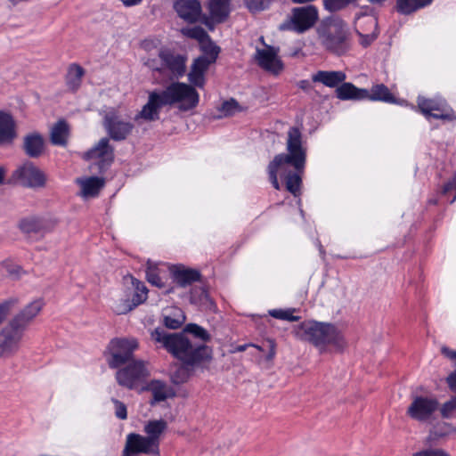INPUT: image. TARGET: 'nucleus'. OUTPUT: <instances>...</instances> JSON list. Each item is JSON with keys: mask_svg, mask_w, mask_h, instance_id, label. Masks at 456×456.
Returning a JSON list of instances; mask_svg holds the SVG:
<instances>
[{"mask_svg": "<svg viewBox=\"0 0 456 456\" xmlns=\"http://www.w3.org/2000/svg\"><path fill=\"white\" fill-rule=\"evenodd\" d=\"M456 411V395L452 397L451 400L444 403L441 407V414L444 418L448 419L452 413Z\"/></svg>", "mask_w": 456, "mask_h": 456, "instance_id": "48", "label": "nucleus"}, {"mask_svg": "<svg viewBox=\"0 0 456 456\" xmlns=\"http://www.w3.org/2000/svg\"><path fill=\"white\" fill-rule=\"evenodd\" d=\"M439 409V403L435 397L416 396L407 409V415L412 419L430 421Z\"/></svg>", "mask_w": 456, "mask_h": 456, "instance_id": "12", "label": "nucleus"}, {"mask_svg": "<svg viewBox=\"0 0 456 456\" xmlns=\"http://www.w3.org/2000/svg\"><path fill=\"white\" fill-rule=\"evenodd\" d=\"M320 44L329 52L343 55L350 49L349 30L346 23L338 17L329 18L317 28Z\"/></svg>", "mask_w": 456, "mask_h": 456, "instance_id": "4", "label": "nucleus"}, {"mask_svg": "<svg viewBox=\"0 0 456 456\" xmlns=\"http://www.w3.org/2000/svg\"><path fill=\"white\" fill-rule=\"evenodd\" d=\"M13 177L28 188H44L46 184V175L31 161H25L13 173Z\"/></svg>", "mask_w": 456, "mask_h": 456, "instance_id": "11", "label": "nucleus"}, {"mask_svg": "<svg viewBox=\"0 0 456 456\" xmlns=\"http://www.w3.org/2000/svg\"><path fill=\"white\" fill-rule=\"evenodd\" d=\"M239 109L238 102L231 99L224 102L218 110L222 113L219 117H228L233 115Z\"/></svg>", "mask_w": 456, "mask_h": 456, "instance_id": "45", "label": "nucleus"}, {"mask_svg": "<svg viewBox=\"0 0 456 456\" xmlns=\"http://www.w3.org/2000/svg\"><path fill=\"white\" fill-rule=\"evenodd\" d=\"M4 177V169L0 167V184L3 183Z\"/></svg>", "mask_w": 456, "mask_h": 456, "instance_id": "61", "label": "nucleus"}, {"mask_svg": "<svg viewBox=\"0 0 456 456\" xmlns=\"http://www.w3.org/2000/svg\"><path fill=\"white\" fill-rule=\"evenodd\" d=\"M293 312H294V310H291V309H287V310L273 309V310L269 311V314L272 317L279 319V320H284V321H289V322L297 321L298 317L293 315Z\"/></svg>", "mask_w": 456, "mask_h": 456, "instance_id": "44", "label": "nucleus"}, {"mask_svg": "<svg viewBox=\"0 0 456 456\" xmlns=\"http://www.w3.org/2000/svg\"><path fill=\"white\" fill-rule=\"evenodd\" d=\"M125 449L131 454L147 453L156 456L159 454V448L152 439L134 433L127 436Z\"/></svg>", "mask_w": 456, "mask_h": 456, "instance_id": "18", "label": "nucleus"}, {"mask_svg": "<svg viewBox=\"0 0 456 456\" xmlns=\"http://www.w3.org/2000/svg\"><path fill=\"white\" fill-rule=\"evenodd\" d=\"M318 19V12L313 5L294 8L289 20L280 25L281 30L303 33L312 28Z\"/></svg>", "mask_w": 456, "mask_h": 456, "instance_id": "9", "label": "nucleus"}, {"mask_svg": "<svg viewBox=\"0 0 456 456\" xmlns=\"http://www.w3.org/2000/svg\"><path fill=\"white\" fill-rule=\"evenodd\" d=\"M146 390L151 391L153 395V400L151 402V404L165 401L171 393V389L167 385L160 380H151L140 388V392Z\"/></svg>", "mask_w": 456, "mask_h": 456, "instance_id": "28", "label": "nucleus"}, {"mask_svg": "<svg viewBox=\"0 0 456 456\" xmlns=\"http://www.w3.org/2000/svg\"><path fill=\"white\" fill-rule=\"evenodd\" d=\"M200 50L203 53L202 57L208 58L212 62H215L220 53V48L215 45V43L208 37L207 39L202 41L200 44Z\"/></svg>", "mask_w": 456, "mask_h": 456, "instance_id": "38", "label": "nucleus"}, {"mask_svg": "<svg viewBox=\"0 0 456 456\" xmlns=\"http://www.w3.org/2000/svg\"><path fill=\"white\" fill-rule=\"evenodd\" d=\"M172 273L174 281L182 288H185L200 279V272L194 269L176 267Z\"/></svg>", "mask_w": 456, "mask_h": 456, "instance_id": "30", "label": "nucleus"}, {"mask_svg": "<svg viewBox=\"0 0 456 456\" xmlns=\"http://www.w3.org/2000/svg\"><path fill=\"white\" fill-rule=\"evenodd\" d=\"M432 1L433 0H397L396 9L398 12L407 15L430 4Z\"/></svg>", "mask_w": 456, "mask_h": 456, "instance_id": "36", "label": "nucleus"}, {"mask_svg": "<svg viewBox=\"0 0 456 456\" xmlns=\"http://www.w3.org/2000/svg\"><path fill=\"white\" fill-rule=\"evenodd\" d=\"M162 61V77L167 80H175L183 77L186 71V59L180 54H175L170 51L159 52Z\"/></svg>", "mask_w": 456, "mask_h": 456, "instance_id": "14", "label": "nucleus"}, {"mask_svg": "<svg viewBox=\"0 0 456 456\" xmlns=\"http://www.w3.org/2000/svg\"><path fill=\"white\" fill-rule=\"evenodd\" d=\"M16 136L14 119L10 114L0 111V146L12 143Z\"/></svg>", "mask_w": 456, "mask_h": 456, "instance_id": "25", "label": "nucleus"}, {"mask_svg": "<svg viewBox=\"0 0 456 456\" xmlns=\"http://www.w3.org/2000/svg\"><path fill=\"white\" fill-rule=\"evenodd\" d=\"M185 322V315L181 309H175L169 315L164 317V324L166 327L176 330L180 328Z\"/></svg>", "mask_w": 456, "mask_h": 456, "instance_id": "40", "label": "nucleus"}, {"mask_svg": "<svg viewBox=\"0 0 456 456\" xmlns=\"http://www.w3.org/2000/svg\"><path fill=\"white\" fill-rule=\"evenodd\" d=\"M137 348L138 342L135 338H117L111 339L107 347L109 366L111 369H117L128 362Z\"/></svg>", "mask_w": 456, "mask_h": 456, "instance_id": "7", "label": "nucleus"}, {"mask_svg": "<svg viewBox=\"0 0 456 456\" xmlns=\"http://www.w3.org/2000/svg\"><path fill=\"white\" fill-rule=\"evenodd\" d=\"M167 429V422L163 419L151 420L145 427L144 431L149 439H152L154 444L159 448V438L162 433Z\"/></svg>", "mask_w": 456, "mask_h": 456, "instance_id": "34", "label": "nucleus"}, {"mask_svg": "<svg viewBox=\"0 0 456 456\" xmlns=\"http://www.w3.org/2000/svg\"><path fill=\"white\" fill-rule=\"evenodd\" d=\"M159 93L166 106L178 103L179 109L183 111L195 108L200 101L196 89L185 83L173 82Z\"/></svg>", "mask_w": 456, "mask_h": 456, "instance_id": "5", "label": "nucleus"}, {"mask_svg": "<svg viewBox=\"0 0 456 456\" xmlns=\"http://www.w3.org/2000/svg\"><path fill=\"white\" fill-rule=\"evenodd\" d=\"M144 63L151 70L159 72L160 76L162 75V61H160L159 55L158 58L148 59Z\"/></svg>", "mask_w": 456, "mask_h": 456, "instance_id": "52", "label": "nucleus"}, {"mask_svg": "<svg viewBox=\"0 0 456 456\" xmlns=\"http://www.w3.org/2000/svg\"><path fill=\"white\" fill-rule=\"evenodd\" d=\"M111 402L115 407V416L119 419H126L127 410L126 404L116 398H111Z\"/></svg>", "mask_w": 456, "mask_h": 456, "instance_id": "49", "label": "nucleus"}, {"mask_svg": "<svg viewBox=\"0 0 456 456\" xmlns=\"http://www.w3.org/2000/svg\"><path fill=\"white\" fill-rule=\"evenodd\" d=\"M337 97L340 100H365L369 96V90L361 89L352 83H343L336 89Z\"/></svg>", "mask_w": 456, "mask_h": 456, "instance_id": "27", "label": "nucleus"}, {"mask_svg": "<svg viewBox=\"0 0 456 456\" xmlns=\"http://www.w3.org/2000/svg\"><path fill=\"white\" fill-rule=\"evenodd\" d=\"M190 301L193 305H200L208 301V295L203 287H195L191 291Z\"/></svg>", "mask_w": 456, "mask_h": 456, "instance_id": "43", "label": "nucleus"}, {"mask_svg": "<svg viewBox=\"0 0 456 456\" xmlns=\"http://www.w3.org/2000/svg\"><path fill=\"white\" fill-rule=\"evenodd\" d=\"M41 300H36L28 305L19 314H17L11 322L20 330L21 332L27 325L37 316L43 307Z\"/></svg>", "mask_w": 456, "mask_h": 456, "instance_id": "24", "label": "nucleus"}, {"mask_svg": "<svg viewBox=\"0 0 456 456\" xmlns=\"http://www.w3.org/2000/svg\"><path fill=\"white\" fill-rule=\"evenodd\" d=\"M102 126L110 138L117 142L126 140L134 127L132 122L123 119L114 110L104 114Z\"/></svg>", "mask_w": 456, "mask_h": 456, "instance_id": "10", "label": "nucleus"}, {"mask_svg": "<svg viewBox=\"0 0 456 456\" xmlns=\"http://www.w3.org/2000/svg\"><path fill=\"white\" fill-rule=\"evenodd\" d=\"M146 278L151 284L158 288L164 287V282L162 281V278L160 277L159 269L158 268V265L151 261L147 262Z\"/></svg>", "mask_w": 456, "mask_h": 456, "instance_id": "41", "label": "nucleus"}, {"mask_svg": "<svg viewBox=\"0 0 456 456\" xmlns=\"http://www.w3.org/2000/svg\"><path fill=\"white\" fill-rule=\"evenodd\" d=\"M248 346H253V347L256 348L257 350L262 351V347L261 346H256V345H253V344H244V345H240V346H236L235 349H234V352H243Z\"/></svg>", "mask_w": 456, "mask_h": 456, "instance_id": "58", "label": "nucleus"}, {"mask_svg": "<svg viewBox=\"0 0 456 456\" xmlns=\"http://www.w3.org/2000/svg\"><path fill=\"white\" fill-rule=\"evenodd\" d=\"M248 9L252 12H260L266 9L273 0H244Z\"/></svg>", "mask_w": 456, "mask_h": 456, "instance_id": "46", "label": "nucleus"}, {"mask_svg": "<svg viewBox=\"0 0 456 456\" xmlns=\"http://www.w3.org/2000/svg\"><path fill=\"white\" fill-rule=\"evenodd\" d=\"M268 346H269V352L266 355V360L272 361L275 356V345L273 341H269Z\"/></svg>", "mask_w": 456, "mask_h": 456, "instance_id": "56", "label": "nucleus"}, {"mask_svg": "<svg viewBox=\"0 0 456 456\" xmlns=\"http://www.w3.org/2000/svg\"><path fill=\"white\" fill-rule=\"evenodd\" d=\"M367 100L380 101L388 103L395 102V96L391 94L387 86L383 84L372 86L370 91H369V96H367Z\"/></svg>", "mask_w": 456, "mask_h": 456, "instance_id": "35", "label": "nucleus"}, {"mask_svg": "<svg viewBox=\"0 0 456 456\" xmlns=\"http://www.w3.org/2000/svg\"><path fill=\"white\" fill-rule=\"evenodd\" d=\"M230 0H209V12L214 20L223 21L229 14Z\"/></svg>", "mask_w": 456, "mask_h": 456, "instance_id": "33", "label": "nucleus"}, {"mask_svg": "<svg viewBox=\"0 0 456 456\" xmlns=\"http://www.w3.org/2000/svg\"><path fill=\"white\" fill-rule=\"evenodd\" d=\"M22 149L29 158L37 159L45 151V140L37 132L29 133L23 137Z\"/></svg>", "mask_w": 456, "mask_h": 456, "instance_id": "23", "label": "nucleus"}, {"mask_svg": "<svg viewBox=\"0 0 456 456\" xmlns=\"http://www.w3.org/2000/svg\"><path fill=\"white\" fill-rule=\"evenodd\" d=\"M430 435H431V436H433V435H434V436H436V432L431 431V432H430Z\"/></svg>", "mask_w": 456, "mask_h": 456, "instance_id": "64", "label": "nucleus"}, {"mask_svg": "<svg viewBox=\"0 0 456 456\" xmlns=\"http://www.w3.org/2000/svg\"><path fill=\"white\" fill-rule=\"evenodd\" d=\"M149 376L150 371L145 366V362L137 360L119 369L116 373V379L118 385L140 392V388L145 385Z\"/></svg>", "mask_w": 456, "mask_h": 456, "instance_id": "6", "label": "nucleus"}, {"mask_svg": "<svg viewBox=\"0 0 456 456\" xmlns=\"http://www.w3.org/2000/svg\"><path fill=\"white\" fill-rule=\"evenodd\" d=\"M413 456H450V455L441 449H427V450H423V451L414 453Z\"/></svg>", "mask_w": 456, "mask_h": 456, "instance_id": "53", "label": "nucleus"}, {"mask_svg": "<svg viewBox=\"0 0 456 456\" xmlns=\"http://www.w3.org/2000/svg\"><path fill=\"white\" fill-rule=\"evenodd\" d=\"M77 183L81 186V196L84 198L96 197L104 186V180L97 176L77 180Z\"/></svg>", "mask_w": 456, "mask_h": 456, "instance_id": "29", "label": "nucleus"}, {"mask_svg": "<svg viewBox=\"0 0 456 456\" xmlns=\"http://www.w3.org/2000/svg\"><path fill=\"white\" fill-rule=\"evenodd\" d=\"M288 153H281L274 157L268 165V174L273 186L280 189L277 178L278 172L286 173L287 166H292L297 171L305 168L306 151L302 146V134L297 127H290L288 131Z\"/></svg>", "mask_w": 456, "mask_h": 456, "instance_id": "2", "label": "nucleus"}, {"mask_svg": "<svg viewBox=\"0 0 456 456\" xmlns=\"http://www.w3.org/2000/svg\"><path fill=\"white\" fill-rule=\"evenodd\" d=\"M356 33L360 37V45L368 47L379 35L378 20L374 16H362L358 19Z\"/></svg>", "mask_w": 456, "mask_h": 456, "instance_id": "19", "label": "nucleus"}, {"mask_svg": "<svg viewBox=\"0 0 456 456\" xmlns=\"http://www.w3.org/2000/svg\"><path fill=\"white\" fill-rule=\"evenodd\" d=\"M295 336L304 341H307L324 350L327 345L333 346L338 350L346 346V341L341 332L332 324L306 321L294 328Z\"/></svg>", "mask_w": 456, "mask_h": 456, "instance_id": "3", "label": "nucleus"}, {"mask_svg": "<svg viewBox=\"0 0 456 456\" xmlns=\"http://www.w3.org/2000/svg\"><path fill=\"white\" fill-rule=\"evenodd\" d=\"M369 2L372 3V4H381L383 3L385 0H368Z\"/></svg>", "mask_w": 456, "mask_h": 456, "instance_id": "62", "label": "nucleus"}, {"mask_svg": "<svg viewBox=\"0 0 456 456\" xmlns=\"http://www.w3.org/2000/svg\"><path fill=\"white\" fill-rule=\"evenodd\" d=\"M259 40L265 45V48H256V50L255 60L258 66L272 74H279L283 69V63L278 55L280 49L265 45L264 37H261Z\"/></svg>", "mask_w": 456, "mask_h": 456, "instance_id": "13", "label": "nucleus"}, {"mask_svg": "<svg viewBox=\"0 0 456 456\" xmlns=\"http://www.w3.org/2000/svg\"><path fill=\"white\" fill-rule=\"evenodd\" d=\"M181 33L187 37L198 40L200 44L209 37L206 30L200 26L183 28Z\"/></svg>", "mask_w": 456, "mask_h": 456, "instance_id": "42", "label": "nucleus"}, {"mask_svg": "<svg viewBox=\"0 0 456 456\" xmlns=\"http://www.w3.org/2000/svg\"><path fill=\"white\" fill-rule=\"evenodd\" d=\"M13 304H14V301H12V300H6V301L0 303V325L6 319L7 315L9 314V312L11 310V307L12 306Z\"/></svg>", "mask_w": 456, "mask_h": 456, "instance_id": "51", "label": "nucleus"}, {"mask_svg": "<svg viewBox=\"0 0 456 456\" xmlns=\"http://www.w3.org/2000/svg\"><path fill=\"white\" fill-rule=\"evenodd\" d=\"M297 86L305 92H308L312 89V85L309 80H300L297 83Z\"/></svg>", "mask_w": 456, "mask_h": 456, "instance_id": "55", "label": "nucleus"}, {"mask_svg": "<svg viewBox=\"0 0 456 456\" xmlns=\"http://www.w3.org/2000/svg\"><path fill=\"white\" fill-rule=\"evenodd\" d=\"M23 332L10 322L0 330V358L18 351Z\"/></svg>", "mask_w": 456, "mask_h": 456, "instance_id": "15", "label": "nucleus"}, {"mask_svg": "<svg viewBox=\"0 0 456 456\" xmlns=\"http://www.w3.org/2000/svg\"><path fill=\"white\" fill-rule=\"evenodd\" d=\"M166 104L159 91L154 90L149 94L147 102L142 106L141 111L135 115L134 120L143 119L148 122L159 120L160 110Z\"/></svg>", "mask_w": 456, "mask_h": 456, "instance_id": "17", "label": "nucleus"}, {"mask_svg": "<svg viewBox=\"0 0 456 456\" xmlns=\"http://www.w3.org/2000/svg\"><path fill=\"white\" fill-rule=\"evenodd\" d=\"M174 8L180 18L191 23L198 21L201 15V5L198 0H177Z\"/></svg>", "mask_w": 456, "mask_h": 456, "instance_id": "21", "label": "nucleus"}, {"mask_svg": "<svg viewBox=\"0 0 456 456\" xmlns=\"http://www.w3.org/2000/svg\"><path fill=\"white\" fill-rule=\"evenodd\" d=\"M303 171L304 169L301 171H297L295 169V172H286V189L295 197L300 194V188L302 183L301 173H303Z\"/></svg>", "mask_w": 456, "mask_h": 456, "instance_id": "37", "label": "nucleus"}, {"mask_svg": "<svg viewBox=\"0 0 456 456\" xmlns=\"http://www.w3.org/2000/svg\"><path fill=\"white\" fill-rule=\"evenodd\" d=\"M417 103L418 109L427 118H433L449 122L456 120L454 110L444 99L419 96Z\"/></svg>", "mask_w": 456, "mask_h": 456, "instance_id": "8", "label": "nucleus"}, {"mask_svg": "<svg viewBox=\"0 0 456 456\" xmlns=\"http://www.w3.org/2000/svg\"><path fill=\"white\" fill-rule=\"evenodd\" d=\"M132 283L134 288L133 297L131 300L125 299L114 306V311L118 314H125L132 311L137 305L146 301L148 297V289L143 282L133 279Z\"/></svg>", "mask_w": 456, "mask_h": 456, "instance_id": "20", "label": "nucleus"}, {"mask_svg": "<svg viewBox=\"0 0 456 456\" xmlns=\"http://www.w3.org/2000/svg\"><path fill=\"white\" fill-rule=\"evenodd\" d=\"M53 227L54 223L53 221L39 216L27 217L20 223V228L26 233L45 234L51 232Z\"/></svg>", "mask_w": 456, "mask_h": 456, "instance_id": "22", "label": "nucleus"}, {"mask_svg": "<svg viewBox=\"0 0 456 456\" xmlns=\"http://www.w3.org/2000/svg\"><path fill=\"white\" fill-rule=\"evenodd\" d=\"M312 78L314 82L322 83L328 87H336L346 80V76L339 70H319Z\"/></svg>", "mask_w": 456, "mask_h": 456, "instance_id": "26", "label": "nucleus"}, {"mask_svg": "<svg viewBox=\"0 0 456 456\" xmlns=\"http://www.w3.org/2000/svg\"><path fill=\"white\" fill-rule=\"evenodd\" d=\"M442 353L451 360H456V351L451 350L448 347H443Z\"/></svg>", "mask_w": 456, "mask_h": 456, "instance_id": "57", "label": "nucleus"}, {"mask_svg": "<svg viewBox=\"0 0 456 456\" xmlns=\"http://www.w3.org/2000/svg\"><path fill=\"white\" fill-rule=\"evenodd\" d=\"M85 70L80 65L75 63L71 64L66 75V85L68 88L73 92L77 91L81 86Z\"/></svg>", "mask_w": 456, "mask_h": 456, "instance_id": "32", "label": "nucleus"}, {"mask_svg": "<svg viewBox=\"0 0 456 456\" xmlns=\"http://www.w3.org/2000/svg\"><path fill=\"white\" fill-rule=\"evenodd\" d=\"M213 62L208 60V58L200 56L194 61L191 69L205 74V72L208 70V67Z\"/></svg>", "mask_w": 456, "mask_h": 456, "instance_id": "47", "label": "nucleus"}, {"mask_svg": "<svg viewBox=\"0 0 456 456\" xmlns=\"http://www.w3.org/2000/svg\"><path fill=\"white\" fill-rule=\"evenodd\" d=\"M84 159L97 160L101 169L109 167L114 159V149L110 144V139L102 138L94 148L84 154Z\"/></svg>", "mask_w": 456, "mask_h": 456, "instance_id": "16", "label": "nucleus"}, {"mask_svg": "<svg viewBox=\"0 0 456 456\" xmlns=\"http://www.w3.org/2000/svg\"><path fill=\"white\" fill-rule=\"evenodd\" d=\"M8 272L11 273V274H16V275H19L21 272V268L18 265L16 266H13L10 269H8Z\"/></svg>", "mask_w": 456, "mask_h": 456, "instance_id": "60", "label": "nucleus"}, {"mask_svg": "<svg viewBox=\"0 0 456 456\" xmlns=\"http://www.w3.org/2000/svg\"><path fill=\"white\" fill-rule=\"evenodd\" d=\"M132 455L130 452H126V449H124L123 452H122V456H130Z\"/></svg>", "mask_w": 456, "mask_h": 456, "instance_id": "63", "label": "nucleus"}, {"mask_svg": "<svg viewBox=\"0 0 456 456\" xmlns=\"http://www.w3.org/2000/svg\"><path fill=\"white\" fill-rule=\"evenodd\" d=\"M69 137V126L64 120L58 121L51 129L50 140L53 145L66 146Z\"/></svg>", "mask_w": 456, "mask_h": 456, "instance_id": "31", "label": "nucleus"}, {"mask_svg": "<svg viewBox=\"0 0 456 456\" xmlns=\"http://www.w3.org/2000/svg\"><path fill=\"white\" fill-rule=\"evenodd\" d=\"M449 388L456 394V370L446 379Z\"/></svg>", "mask_w": 456, "mask_h": 456, "instance_id": "54", "label": "nucleus"}, {"mask_svg": "<svg viewBox=\"0 0 456 456\" xmlns=\"http://www.w3.org/2000/svg\"><path fill=\"white\" fill-rule=\"evenodd\" d=\"M183 332L190 333L194 338H199L202 342L199 345H205V342H208L211 339V336L208 330L196 323L187 324L183 330Z\"/></svg>", "mask_w": 456, "mask_h": 456, "instance_id": "39", "label": "nucleus"}, {"mask_svg": "<svg viewBox=\"0 0 456 456\" xmlns=\"http://www.w3.org/2000/svg\"><path fill=\"white\" fill-rule=\"evenodd\" d=\"M126 6H134L139 4L142 0H120Z\"/></svg>", "mask_w": 456, "mask_h": 456, "instance_id": "59", "label": "nucleus"}, {"mask_svg": "<svg viewBox=\"0 0 456 456\" xmlns=\"http://www.w3.org/2000/svg\"><path fill=\"white\" fill-rule=\"evenodd\" d=\"M151 339L183 362L172 374L175 384H182L190 377L189 367L193 369L212 359V349L206 345H193L184 333H168L156 328L151 333Z\"/></svg>", "mask_w": 456, "mask_h": 456, "instance_id": "1", "label": "nucleus"}, {"mask_svg": "<svg viewBox=\"0 0 456 456\" xmlns=\"http://www.w3.org/2000/svg\"><path fill=\"white\" fill-rule=\"evenodd\" d=\"M189 81L198 87H203L205 83L204 74L194 69H191L188 74Z\"/></svg>", "mask_w": 456, "mask_h": 456, "instance_id": "50", "label": "nucleus"}]
</instances>
